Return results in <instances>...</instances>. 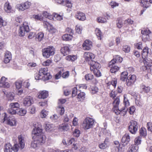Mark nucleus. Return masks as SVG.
<instances>
[{
    "label": "nucleus",
    "mask_w": 152,
    "mask_h": 152,
    "mask_svg": "<svg viewBox=\"0 0 152 152\" xmlns=\"http://www.w3.org/2000/svg\"><path fill=\"white\" fill-rule=\"evenodd\" d=\"M19 143L15 144L14 145L13 147L10 143H7L4 146V152H11L12 150L15 152H17L19 148L22 149L24 148L25 146V140L24 136L22 135L18 136V137Z\"/></svg>",
    "instance_id": "1"
},
{
    "label": "nucleus",
    "mask_w": 152,
    "mask_h": 152,
    "mask_svg": "<svg viewBox=\"0 0 152 152\" xmlns=\"http://www.w3.org/2000/svg\"><path fill=\"white\" fill-rule=\"evenodd\" d=\"M120 102V100L119 96H118L115 99H114V101L113 103V109L116 114L118 115L120 113H123V115L124 116L126 114L127 110V109L124 108L119 109L118 108V106Z\"/></svg>",
    "instance_id": "2"
},
{
    "label": "nucleus",
    "mask_w": 152,
    "mask_h": 152,
    "mask_svg": "<svg viewBox=\"0 0 152 152\" xmlns=\"http://www.w3.org/2000/svg\"><path fill=\"white\" fill-rule=\"evenodd\" d=\"M55 49L51 46L42 49V55L45 58H48L53 56L55 53Z\"/></svg>",
    "instance_id": "3"
},
{
    "label": "nucleus",
    "mask_w": 152,
    "mask_h": 152,
    "mask_svg": "<svg viewBox=\"0 0 152 152\" xmlns=\"http://www.w3.org/2000/svg\"><path fill=\"white\" fill-rule=\"evenodd\" d=\"M94 123V121L92 118L88 117L87 118L83 121V128L85 130L89 129L92 127Z\"/></svg>",
    "instance_id": "4"
},
{
    "label": "nucleus",
    "mask_w": 152,
    "mask_h": 152,
    "mask_svg": "<svg viewBox=\"0 0 152 152\" xmlns=\"http://www.w3.org/2000/svg\"><path fill=\"white\" fill-rule=\"evenodd\" d=\"M29 28L28 23L26 22H23L22 26L20 27L19 30V35L20 37L24 36L26 33L29 32Z\"/></svg>",
    "instance_id": "5"
},
{
    "label": "nucleus",
    "mask_w": 152,
    "mask_h": 152,
    "mask_svg": "<svg viewBox=\"0 0 152 152\" xmlns=\"http://www.w3.org/2000/svg\"><path fill=\"white\" fill-rule=\"evenodd\" d=\"M34 128L32 131V134L34 135L33 137H36L42 134V129L41 125L38 123H35L33 124Z\"/></svg>",
    "instance_id": "6"
},
{
    "label": "nucleus",
    "mask_w": 152,
    "mask_h": 152,
    "mask_svg": "<svg viewBox=\"0 0 152 152\" xmlns=\"http://www.w3.org/2000/svg\"><path fill=\"white\" fill-rule=\"evenodd\" d=\"M138 128L137 122L134 120H131L129 122L128 129L132 134H135L137 132Z\"/></svg>",
    "instance_id": "7"
},
{
    "label": "nucleus",
    "mask_w": 152,
    "mask_h": 152,
    "mask_svg": "<svg viewBox=\"0 0 152 152\" xmlns=\"http://www.w3.org/2000/svg\"><path fill=\"white\" fill-rule=\"evenodd\" d=\"M4 120V121H7V124L11 126L16 125V121L15 118L13 116L7 118V115L6 113L5 114Z\"/></svg>",
    "instance_id": "8"
},
{
    "label": "nucleus",
    "mask_w": 152,
    "mask_h": 152,
    "mask_svg": "<svg viewBox=\"0 0 152 152\" xmlns=\"http://www.w3.org/2000/svg\"><path fill=\"white\" fill-rule=\"evenodd\" d=\"M136 79V77L135 75H129L126 80V85L128 86H132L135 82Z\"/></svg>",
    "instance_id": "9"
},
{
    "label": "nucleus",
    "mask_w": 152,
    "mask_h": 152,
    "mask_svg": "<svg viewBox=\"0 0 152 152\" xmlns=\"http://www.w3.org/2000/svg\"><path fill=\"white\" fill-rule=\"evenodd\" d=\"M33 98L31 96H27L23 99V103L24 106L28 107L30 106L33 103Z\"/></svg>",
    "instance_id": "10"
},
{
    "label": "nucleus",
    "mask_w": 152,
    "mask_h": 152,
    "mask_svg": "<svg viewBox=\"0 0 152 152\" xmlns=\"http://www.w3.org/2000/svg\"><path fill=\"white\" fill-rule=\"evenodd\" d=\"M83 57L85 60L88 62H91V61H93V59H94L95 57V55L93 53L89 52H85L83 55Z\"/></svg>",
    "instance_id": "11"
},
{
    "label": "nucleus",
    "mask_w": 152,
    "mask_h": 152,
    "mask_svg": "<svg viewBox=\"0 0 152 152\" xmlns=\"http://www.w3.org/2000/svg\"><path fill=\"white\" fill-rule=\"evenodd\" d=\"M88 64L90 65V69L91 71L96 69H99L101 67L100 64L94 61L89 62Z\"/></svg>",
    "instance_id": "12"
},
{
    "label": "nucleus",
    "mask_w": 152,
    "mask_h": 152,
    "mask_svg": "<svg viewBox=\"0 0 152 152\" xmlns=\"http://www.w3.org/2000/svg\"><path fill=\"white\" fill-rule=\"evenodd\" d=\"M7 78L2 77L0 80V86L4 88H8L10 87V84L7 81Z\"/></svg>",
    "instance_id": "13"
},
{
    "label": "nucleus",
    "mask_w": 152,
    "mask_h": 152,
    "mask_svg": "<svg viewBox=\"0 0 152 152\" xmlns=\"http://www.w3.org/2000/svg\"><path fill=\"white\" fill-rule=\"evenodd\" d=\"M82 46L84 50H89L92 47V42L88 40H86L83 44Z\"/></svg>",
    "instance_id": "14"
},
{
    "label": "nucleus",
    "mask_w": 152,
    "mask_h": 152,
    "mask_svg": "<svg viewBox=\"0 0 152 152\" xmlns=\"http://www.w3.org/2000/svg\"><path fill=\"white\" fill-rule=\"evenodd\" d=\"M35 140L40 145L45 142L46 137L43 134L35 137Z\"/></svg>",
    "instance_id": "15"
},
{
    "label": "nucleus",
    "mask_w": 152,
    "mask_h": 152,
    "mask_svg": "<svg viewBox=\"0 0 152 152\" xmlns=\"http://www.w3.org/2000/svg\"><path fill=\"white\" fill-rule=\"evenodd\" d=\"M130 141V137L128 134H126L122 137L121 141L123 146L126 145Z\"/></svg>",
    "instance_id": "16"
},
{
    "label": "nucleus",
    "mask_w": 152,
    "mask_h": 152,
    "mask_svg": "<svg viewBox=\"0 0 152 152\" xmlns=\"http://www.w3.org/2000/svg\"><path fill=\"white\" fill-rule=\"evenodd\" d=\"M143 62L145 66V68L146 70L150 69V67L152 66V60L151 59L146 58L144 59Z\"/></svg>",
    "instance_id": "17"
},
{
    "label": "nucleus",
    "mask_w": 152,
    "mask_h": 152,
    "mask_svg": "<svg viewBox=\"0 0 152 152\" xmlns=\"http://www.w3.org/2000/svg\"><path fill=\"white\" fill-rule=\"evenodd\" d=\"M11 54L10 52L7 51L5 52L4 62L5 63H9L11 59Z\"/></svg>",
    "instance_id": "18"
},
{
    "label": "nucleus",
    "mask_w": 152,
    "mask_h": 152,
    "mask_svg": "<svg viewBox=\"0 0 152 152\" xmlns=\"http://www.w3.org/2000/svg\"><path fill=\"white\" fill-rule=\"evenodd\" d=\"M75 18L81 21H84L86 19L85 14L82 12H78L75 15Z\"/></svg>",
    "instance_id": "19"
},
{
    "label": "nucleus",
    "mask_w": 152,
    "mask_h": 152,
    "mask_svg": "<svg viewBox=\"0 0 152 152\" xmlns=\"http://www.w3.org/2000/svg\"><path fill=\"white\" fill-rule=\"evenodd\" d=\"M45 127L46 131L49 132L53 130L54 128V126L53 124H49V122H45Z\"/></svg>",
    "instance_id": "20"
},
{
    "label": "nucleus",
    "mask_w": 152,
    "mask_h": 152,
    "mask_svg": "<svg viewBox=\"0 0 152 152\" xmlns=\"http://www.w3.org/2000/svg\"><path fill=\"white\" fill-rule=\"evenodd\" d=\"M38 97L39 99H44L48 96V92L45 91H43L40 92Z\"/></svg>",
    "instance_id": "21"
},
{
    "label": "nucleus",
    "mask_w": 152,
    "mask_h": 152,
    "mask_svg": "<svg viewBox=\"0 0 152 152\" xmlns=\"http://www.w3.org/2000/svg\"><path fill=\"white\" fill-rule=\"evenodd\" d=\"M61 51L62 54L64 56L69 53L70 50L68 46H66L61 48Z\"/></svg>",
    "instance_id": "22"
},
{
    "label": "nucleus",
    "mask_w": 152,
    "mask_h": 152,
    "mask_svg": "<svg viewBox=\"0 0 152 152\" xmlns=\"http://www.w3.org/2000/svg\"><path fill=\"white\" fill-rule=\"evenodd\" d=\"M70 124H62L59 126V128L64 131H67L69 129Z\"/></svg>",
    "instance_id": "23"
},
{
    "label": "nucleus",
    "mask_w": 152,
    "mask_h": 152,
    "mask_svg": "<svg viewBox=\"0 0 152 152\" xmlns=\"http://www.w3.org/2000/svg\"><path fill=\"white\" fill-rule=\"evenodd\" d=\"M149 53L148 48L147 47H144L142 51V58L144 59L146 58Z\"/></svg>",
    "instance_id": "24"
},
{
    "label": "nucleus",
    "mask_w": 152,
    "mask_h": 152,
    "mask_svg": "<svg viewBox=\"0 0 152 152\" xmlns=\"http://www.w3.org/2000/svg\"><path fill=\"white\" fill-rule=\"evenodd\" d=\"M149 2L146 0H140V3L141 6L144 8H147L150 6Z\"/></svg>",
    "instance_id": "25"
},
{
    "label": "nucleus",
    "mask_w": 152,
    "mask_h": 152,
    "mask_svg": "<svg viewBox=\"0 0 152 152\" xmlns=\"http://www.w3.org/2000/svg\"><path fill=\"white\" fill-rule=\"evenodd\" d=\"M27 112L26 109L23 108L17 109V114L20 116H23L25 115Z\"/></svg>",
    "instance_id": "26"
},
{
    "label": "nucleus",
    "mask_w": 152,
    "mask_h": 152,
    "mask_svg": "<svg viewBox=\"0 0 152 152\" xmlns=\"http://www.w3.org/2000/svg\"><path fill=\"white\" fill-rule=\"evenodd\" d=\"M138 146L132 145L129 149L128 152H138Z\"/></svg>",
    "instance_id": "27"
},
{
    "label": "nucleus",
    "mask_w": 152,
    "mask_h": 152,
    "mask_svg": "<svg viewBox=\"0 0 152 152\" xmlns=\"http://www.w3.org/2000/svg\"><path fill=\"white\" fill-rule=\"evenodd\" d=\"M44 34L42 32L38 33L36 36V39L39 41H41L44 37Z\"/></svg>",
    "instance_id": "28"
},
{
    "label": "nucleus",
    "mask_w": 152,
    "mask_h": 152,
    "mask_svg": "<svg viewBox=\"0 0 152 152\" xmlns=\"http://www.w3.org/2000/svg\"><path fill=\"white\" fill-rule=\"evenodd\" d=\"M77 57L76 55H69L66 57V59L69 61H73L76 60Z\"/></svg>",
    "instance_id": "29"
},
{
    "label": "nucleus",
    "mask_w": 152,
    "mask_h": 152,
    "mask_svg": "<svg viewBox=\"0 0 152 152\" xmlns=\"http://www.w3.org/2000/svg\"><path fill=\"white\" fill-rule=\"evenodd\" d=\"M11 6L8 2L5 3L4 4V9L7 12H10L11 9Z\"/></svg>",
    "instance_id": "30"
},
{
    "label": "nucleus",
    "mask_w": 152,
    "mask_h": 152,
    "mask_svg": "<svg viewBox=\"0 0 152 152\" xmlns=\"http://www.w3.org/2000/svg\"><path fill=\"white\" fill-rule=\"evenodd\" d=\"M72 37L71 35L66 34L64 35L62 37L63 39L65 41H69L71 40Z\"/></svg>",
    "instance_id": "31"
},
{
    "label": "nucleus",
    "mask_w": 152,
    "mask_h": 152,
    "mask_svg": "<svg viewBox=\"0 0 152 152\" xmlns=\"http://www.w3.org/2000/svg\"><path fill=\"white\" fill-rule=\"evenodd\" d=\"M57 112L59 113L61 115H63L65 111L64 108L61 105L59 106L57 108Z\"/></svg>",
    "instance_id": "32"
},
{
    "label": "nucleus",
    "mask_w": 152,
    "mask_h": 152,
    "mask_svg": "<svg viewBox=\"0 0 152 152\" xmlns=\"http://www.w3.org/2000/svg\"><path fill=\"white\" fill-rule=\"evenodd\" d=\"M124 104L125 107H122V108H126L128 110L127 107L129 105V102L128 100V99L125 97V95L124 96Z\"/></svg>",
    "instance_id": "33"
},
{
    "label": "nucleus",
    "mask_w": 152,
    "mask_h": 152,
    "mask_svg": "<svg viewBox=\"0 0 152 152\" xmlns=\"http://www.w3.org/2000/svg\"><path fill=\"white\" fill-rule=\"evenodd\" d=\"M90 91L92 94H94L98 91V89L96 86H91L90 88Z\"/></svg>",
    "instance_id": "34"
},
{
    "label": "nucleus",
    "mask_w": 152,
    "mask_h": 152,
    "mask_svg": "<svg viewBox=\"0 0 152 152\" xmlns=\"http://www.w3.org/2000/svg\"><path fill=\"white\" fill-rule=\"evenodd\" d=\"M140 134L141 136L145 137L147 135L146 129L144 127H142L140 130Z\"/></svg>",
    "instance_id": "35"
},
{
    "label": "nucleus",
    "mask_w": 152,
    "mask_h": 152,
    "mask_svg": "<svg viewBox=\"0 0 152 152\" xmlns=\"http://www.w3.org/2000/svg\"><path fill=\"white\" fill-rule=\"evenodd\" d=\"M141 141V136H138L136 137L134 139V145L136 146H138L140 145Z\"/></svg>",
    "instance_id": "36"
},
{
    "label": "nucleus",
    "mask_w": 152,
    "mask_h": 152,
    "mask_svg": "<svg viewBox=\"0 0 152 152\" xmlns=\"http://www.w3.org/2000/svg\"><path fill=\"white\" fill-rule=\"evenodd\" d=\"M128 73L126 72H122L121 75V80L122 81H124L125 79H127Z\"/></svg>",
    "instance_id": "37"
},
{
    "label": "nucleus",
    "mask_w": 152,
    "mask_h": 152,
    "mask_svg": "<svg viewBox=\"0 0 152 152\" xmlns=\"http://www.w3.org/2000/svg\"><path fill=\"white\" fill-rule=\"evenodd\" d=\"M95 33L98 37L99 39H102V34L101 31L98 28H96L95 30Z\"/></svg>",
    "instance_id": "38"
},
{
    "label": "nucleus",
    "mask_w": 152,
    "mask_h": 152,
    "mask_svg": "<svg viewBox=\"0 0 152 152\" xmlns=\"http://www.w3.org/2000/svg\"><path fill=\"white\" fill-rule=\"evenodd\" d=\"M40 145L36 140L32 141L31 142V147L34 148H36V147L39 146Z\"/></svg>",
    "instance_id": "39"
},
{
    "label": "nucleus",
    "mask_w": 152,
    "mask_h": 152,
    "mask_svg": "<svg viewBox=\"0 0 152 152\" xmlns=\"http://www.w3.org/2000/svg\"><path fill=\"white\" fill-rule=\"evenodd\" d=\"M17 7L19 11H23L26 10L23 3L18 4L17 6Z\"/></svg>",
    "instance_id": "40"
},
{
    "label": "nucleus",
    "mask_w": 152,
    "mask_h": 152,
    "mask_svg": "<svg viewBox=\"0 0 152 152\" xmlns=\"http://www.w3.org/2000/svg\"><path fill=\"white\" fill-rule=\"evenodd\" d=\"M77 98L79 99L80 101L83 100L85 98V93L83 92H80L78 94Z\"/></svg>",
    "instance_id": "41"
},
{
    "label": "nucleus",
    "mask_w": 152,
    "mask_h": 152,
    "mask_svg": "<svg viewBox=\"0 0 152 152\" xmlns=\"http://www.w3.org/2000/svg\"><path fill=\"white\" fill-rule=\"evenodd\" d=\"M111 69L110 71L112 73H114L117 71L119 69V68L117 66H111Z\"/></svg>",
    "instance_id": "42"
},
{
    "label": "nucleus",
    "mask_w": 152,
    "mask_h": 152,
    "mask_svg": "<svg viewBox=\"0 0 152 152\" xmlns=\"http://www.w3.org/2000/svg\"><path fill=\"white\" fill-rule=\"evenodd\" d=\"M10 107L13 108H18L20 107V104L18 102H12L11 103L10 105Z\"/></svg>",
    "instance_id": "43"
},
{
    "label": "nucleus",
    "mask_w": 152,
    "mask_h": 152,
    "mask_svg": "<svg viewBox=\"0 0 152 152\" xmlns=\"http://www.w3.org/2000/svg\"><path fill=\"white\" fill-rule=\"evenodd\" d=\"M82 30L83 28L81 26L79 25H77L76 26L75 30L76 32L78 34H81Z\"/></svg>",
    "instance_id": "44"
},
{
    "label": "nucleus",
    "mask_w": 152,
    "mask_h": 152,
    "mask_svg": "<svg viewBox=\"0 0 152 152\" xmlns=\"http://www.w3.org/2000/svg\"><path fill=\"white\" fill-rule=\"evenodd\" d=\"M141 88L143 91L146 93L149 92L150 90V88L148 86H146L145 85L142 86L141 87Z\"/></svg>",
    "instance_id": "45"
},
{
    "label": "nucleus",
    "mask_w": 152,
    "mask_h": 152,
    "mask_svg": "<svg viewBox=\"0 0 152 152\" xmlns=\"http://www.w3.org/2000/svg\"><path fill=\"white\" fill-rule=\"evenodd\" d=\"M7 112L9 113L10 114H17V109L15 110L13 108L10 107V108L8 110Z\"/></svg>",
    "instance_id": "46"
},
{
    "label": "nucleus",
    "mask_w": 152,
    "mask_h": 152,
    "mask_svg": "<svg viewBox=\"0 0 152 152\" xmlns=\"http://www.w3.org/2000/svg\"><path fill=\"white\" fill-rule=\"evenodd\" d=\"M48 71V69L47 68H41L39 69V73L41 74H42L43 75H44L48 73L47 72Z\"/></svg>",
    "instance_id": "47"
},
{
    "label": "nucleus",
    "mask_w": 152,
    "mask_h": 152,
    "mask_svg": "<svg viewBox=\"0 0 152 152\" xmlns=\"http://www.w3.org/2000/svg\"><path fill=\"white\" fill-rule=\"evenodd\" d=\"M44 75V76L42 77V79L45 80H49L52 78V76L50 73H47Z\"/></svg>",
    "instance_id": "48"
},
{
    "label": "nucleus",
    "mask_w": 152,
    "mask_h": 152,
    "mask_svg": "<svg viewBox=\"0 0 152 152\" xmlns=\"http://www.w3.org/2000/svg\"><path fill=\"white\" fill-rule=\"evenodd\" d=\"M99 23H105L107 22V20L105 18L100 17L97 19Z\"/></svg>",
    "instance_id": "49"
},
{
    "label": "nucleus",
    "mask_w": 152,
    "mask_h": 152,
    "mask_svg": "<svg viewBox=\"0 0 152 152\" xmlns=\"http://www.w3.org/2000/svg\"><path fill=\"white\" fill-rule=\"evenodd\" d=\"M142 41L146 42L147 41H149L150 40V36L148 35H143L142 37Z\"/></svg>",
    "instance_id": "50"
},
{
    "label": "nucleus",
    "mask_w": 152,
    "mask_h": 152,
    "mask_svg": "<svg viewBox=\"0 0 152 152\" xmlns=\"http://www.w3.org/2000/svg\"><path fill=\"white\" fill-rule=\"evenodd\" d=\"M99 69H96L92 70L93 71L94 75L97 77H99L101 75V73L99 70Z\"/></svg>",
    "instance_id": "51"
},
{
    "label": "nucleus",
    "mask_w": 152,
    "mask_h": 152,
    "mask_svg": "<svg viewBox=\"0 0 152 152\" xmlns=\"http://www.w3.org/2000/svg\"><path fill=\"white\" fill-rule=\"evenodd\" d=\"M85 78L87 80H91L94 78V76L91 74H89L85 76Z\"/></svg>",
    "instance_id": "52"
},
{
    "label": "nucleus",
    "mask_w": 152,
    "mask_h": 152,
    "mask_svg": "<svg viewBox=\"0 0 152 152\" xmlns=\"http://www.w3.org/2000/svg\"><path fill=\"white\" fill-rule=\"evenodd\" d=\"M117 84V81L116 80H114L112 81L111 82H109L108 83V88H109L110 87H109V86H113L114 87H115L116 85Z\"/></svg>",
    "instance_id": "53"
},
{
    "label": "nucleus",
    "mask_w": 152,
    "mask_h": 152,
    "mask_svg": "<svg viewBox=\"0 0 152 152\" xmlns=\"http://www.w3.org/2000/svg\"><path fill=\"white\" fill-rule=\"evenodd\" d=\"M22 82L21 80L18 81L15 83L16 88L18 89L20 88L22 86Z\"/></svg>",
    "instance_id": "54"
},
{
    "label": "nucleus",
    "mask_w": 152,
    "mask_h": 152,
    "mask_svg": "<svg viewBox=\"0 0 152 152\" xmlns=\"http://www.w3.org/2000/svg\"><path fill=\"white\" fill-rule=\"evenodd\" d=\"M123 25V23L122 22V19L121 18H119L118 19V22L117 23V27L118 28H121Z\"/></svg>",
    "instance_id": "55"
},
{
    "label": "nucleus",
    "mask_w": 152,
    "mask_h": 152,
    "mask_svg": "<svg viewBox=\"0 0 152 152\" xmlns=\"http://www.w3.org/2000/svg\"><path fill=\"white\" fill-rule=\"evenodd\" d=\"M54 18L58 20H61L63 19L62 16L56 13L54 14Z\"/></svg>",
    "instance_id": "56"
},
{
    "label": "nucleus",
    "mask_w": 152,
    "mask_h": 152,
    "mask_svg": "<svg viewBox=\"0 0 152 152\" xmlns=\"http://www.w3.org/2000/svg\"><path fill=\"white\" fill-rule=\"evenodd\" d=\"M141 34L143 35H149L151 33V31L149 29H145L141 31Z\"/></svg>",
    "instance_id": "57"
},
{
    "label": "nucleus",
    "mask_w": 152,
    "mask_h": 152,
    "mask_svg": "<svg viewBox=\"0 0 152 152\" xmlns=\"http://www.w3.org/2000/svg\"><path fill=\"white\" fill-rule=\"evenodd\" d=\"M114 58L117 63H121L122 61L123 60L122 58L118 55L115 56L114 57Z\"/></svg>",
    "instance_id": "58"
},
{
    "label": "nucleus",
    "mask_w": 152,
    "mask_h": 152,
    "mask_svg": "<svg viewBox=\"0 0 152 152\" xmlns=\"http://www.w3.org/2000/svg\"><path fill=\"white\" fill-rule=\"evenodd\" d=\"M7 96L9 100H12L14 99V95L13 93H9Z\"/></svg>",
    "instance_id": "59"
},
{
    "label": "nucleus",
    "mask_w": 152,
    "mask_h": 152,
    "mask_svg": "<svg viewBox=\"0 0 152 152\" xmlns=\"http://www.w3.org/2000/svg\"><path fill=\"white\" fill-rule=\"evenodd\" d=\"M130 48L128 45H124L123 47V50L125 53H128L129 52Z\"/></svg>",
    "instance_id": "60"
},
{
    "label": "nucleus",
    "mask_w": 152,
    "mask_h": 152,
    "mask_svg": "<svg viewBox=\"0 0 152 152\" xmlns=\"http://www.w3.org/2000/svg\"><path fill=\"white\" fill-rule=\"evenodd\" d=\"M33 18L37 20H42V17L39 15H34Z\"/></svg>",
    "instance_id": "61"
},
{
    "label": "nucleus",
    "mask_w": 152,
    "mask_h": 152,
    "mask_svg": "<svg viewBox=\"0 0 152 152\" xmlns=\"http://www.w3.org/2000/svg\"><path fill=\"white\" fill-rule=\"evenodd\" d=\"M52 63V61L50 59H48L42 63V65L44 66H49Z\"/></svg>",
    "instance_id": "62"
},
{
    "label": "nucleus",
    "mask_w": 152,
    "mask_h": 152,
    "mask_svg": "<svg viewBox=\"0 0 152 152\" xmlns=\"http://www.w3.org/2000/svg\"><path fill=\"white\" fill-rule=\"evenodd\" d=\"M77 87L78 88V89L79 91H81L82 89H86L87 88V86L86 85L84 84H80Z\"/></svg>",
    "instance_id": "63"
},
{
    "label": "nucleus",
    "mask_w": 152,
    "mask_h": 152,
    "mask_svg": "<svg viewBox=\"0 0 152 152\" xmlns=\"http://www.w3.org/2000/svg\"><path fill=\"white\" fill-rule=\"evenodd\" d=\"M48 114V113L45 110H43L41 114V116L42 118H45L47 115Z\"/></svg>",
    "instance_id": "64"
}]
</instances>
